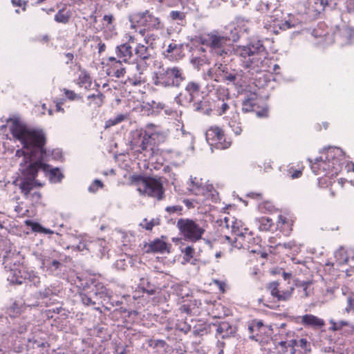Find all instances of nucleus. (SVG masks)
Returning <instances> with one entry per match:
<instances>
[{"mask_svg":"<svg viewBox=\"0 0 354 354\" xmlns=\"http://www.w3.org/2000/svg\"><path fill=\"white\" fill-rule=\"evenodd\" d=\"M10 131L15 140L20 142L23 147L17 149L15 157L19 165L21 176L15 181L26 199L32 203H37L41 198L37 187L41 186L35 180L39 170L46 171L49 166L44 162L48 160L44 149L46 138L44 132L37 129L29 127L18 118L8 120Z\"/></svg>","mask_w":354,"mask_h":354,"instance_id":"obj_1","label":"nucleus"},{"mask_svg":"<svg viewBox=\"0 0 354 354\" xmlns=\"http://www.w3.org/2000/svg\"><path fill=\"white\" fill-rule=\"evenodd\" d=\"M344 154L339 148H329L321 156L316 158L313 162L310 159V167L315 175H337L342 169Z\"/></svg>","mask_w":354,"mask_h":354,"instance_id":"obj_2","label":"nucleus"},{"mask_svg":"<svg viewBox=\"0 0 354 354\" xmlns=\"http://www.w3.org/2000/svg\"><path fill=\"white\" fill-rule=\"evenodd\" d=\"M344 154L339 148H329L321 156L316 158L313 162L310 159V167L315 175H337L342 169Z\"/></svg>","mask_w":354,"mask_h":354,"instance_id":"obj_3","label":"nucleus"},{"mask_svg":"<svg viewBox=\"0 0 354 354\" xmlns=\"http://www.w3.org/2000/svg\"><path fill=\"white\" fill-rule=\"evenodd\" d=\"M221 226L227 229L231 228L234 237L232 239L226 236L229 241L233 239L234 246L238 248L250 249L255 241V239L250 231L242 225V222L232 216H225L221 220Z\"/></svg>","mask_w":354,"mask_h":354,"instance_id":"obj_4","label":"nucleus"},{"mask_svg":"<svg viewBox=\"0 0 354 354\" xmlns=\"http://www.w3.org/2000/svg\"><path fill=\"white\" fill-rule=\"evenodd\" d=\"M185 79L183 70L178 66L160 64L151 73V82L163 88L178 87Z\"/></svg>","mask_w":354,"mask_h":354,"instance_id":"obj_5","label":"nucleus"},{"mask_svg":"<svg viewBox=\"0 0 354 354\" xmlns=\"http://www.w3.org/2000/svg\"><path fill=\"white\" fill-rule=\"evenodd\" d=\"M235 53L245 60L243 62L245 68H260L267 56L266 48L260 40H257L245 46H238Z\"/></svg>","mask_w":354,"mask_h":354,"instance_id":"obj_6","label":"nucleus"},{"mask_svg":"<svg viewBox=\"0 0 354 354\" xmlns=\"http://www.w3.org/2000/svg\"><path fill=\"white\" fill-rule=\"evenodd\" d=\"M176 226L185 241L195 243L201 239L205 229L196 221L189 218H180Z\"/></svg>","mask_w":354,"mask_h":354,"instance_id":"obj_7","label":"nucleus"},{"mask_svg":"<svg viewBox=\"0 0 354 354\" xmlns=\"http://www.w3.org/2000/svg\"><path fill=\"white\" fill-rule=\"evenodd\" d=\"M130 26L137 31V28L146 27L149 30H159L162 28L160 19L149 10L133 13L129 16Z\"/></svg>","mask_w":354,"mask_h":354,"instance_id":"obj_8","label":"nucleus"},{"mask_svg":"<svg viewBox=\"0 0 354 354\" xmlns=\"http://www.w3.org/2000/svg\"><path fill=\"white\" fill-rule=\"evenodd\" d=\"M137 190L140 194L158 201H161L165 197V189L160 179L154 178L142 179L138 183Z\"/></svg>","mask_w":354,"mask_h":354,"instance_id":"obj_9","label":"nucleus"},{"mask_svg":"<svg viewBox=\"0 0 354 354\" xmlns=\"http://www.w3.org/2000/svg\"><path fill=\"white\" fill-rule=\"evenodd\" d=\"M230 38L216 30H214L207 35V37L202 40L203 44L209 46L216 54L223 57L227 54L225 46L230 41Z\"/></svg>","mask_w":354,"mask_h":354,"instance_id":"obj_10","label":"nucleus"},{"mask_svg":"<svg viewBox=\"0 0 354 354\" xmlns=\"http://www.w3.org/2000/svg\"><path fill=\"white\" fill-rule=\"evenodd\" d=\"M205 138L209 145L216 149H224L230 145V142L225 140L223 131L218 127H211L208 129Z\"/></svg>","mask_w":354,"mask_h":354,"instance_id":"obj_11","label":"nucleus"},{"mask_svg":"<svg viewBox=\"0 0 354 354\" xmlns=\"http://www.w3.org/2000/svg\"><path fill=\"white\" fill-rule=\"evenodd\" d=\"M268 288L270 292V294L274 297H276L278 301H288L289 300L293 291L294 287L290 286L287 289H282L279 287V284L277 281H273L268 285Z\"/></svg>","mask_w":354,"mask_h":354,"instance_id":"obj_12","label":"nucleus"},{"mask_svg":"<svg viewBox=\"0 0 354 354\" xmlns=\"http://www.w3.org/2000/svg\"><path fill=\"white\" fill-rule=\"evenodd\" d=\"M190 185L189 187V190L192 192L196 195H204L207 198L209 197V196H212L214 197V193H216V191L214 189V187L212 185H206L205 187L201 185V183H199V180L197 179V178L194 177L190 178Z\"/></svg>","mask_w":354,"mask_h":354,"instance_id":"obj_13","label":"nucleus"},{"mask_svg":"<svg viewBox=\"0 0 354 354\" xmlns=\"http://www.w3.org/2000/svg\"><path fill=\"white\" fill-rule=\"evenodd\" d=\"M146 129L147 131V135H149L154 143L158 144L163 142L168 136L167 131L162 130L159 127L153 124H148L146 126Z\"/></svg>","mask_w":354,"mask_h":354,"instance_id":"obj_14","label":"nucleus"},{"mask_svg":"<svg viewBox=\"0 0 354 354\" xmlns=\"http://www.w3.org/2000/svg\"><path fill=\"white\" fill-rule=\"evenodd\" d=\"M88 252L100 258L104 257L108 252L106 241L104 239L89 241Z\"/></svg>","mask_w":354,"mask_h":354,"instance_id":"obj_15","label":"nucleus"},{"mask_svg":"<svg viewBox=\"0 0 354 354\" xmlns=\"http://www.w3.org/2000/svg\"><path fill=\"white\" fill-rule=\"evenodd\" d=\"M115 53L119 58V60L116 62L117 64H120L122 62H128L133 56L132 48L127 43L118 46L115 48Z\"/></svg>","mask_w":354,"mask_h":354,"instance_id":"obj_16","label":"nucleus"},{"mask_svg":"<svg viewBox=\"0 0 354 354\" xmlns=\"http://www.w3.org/2000/svg\"><path fill=\"white\" fill-rule=\"evenodd\" d=\"M7 272V278L10 283L22 284L26 280V272H22L19 268H10Z\"/></svg>","mask_w":354,"mask_h":354,"instance_id":"obj_17","label":"nucleus"},{"mask_svg":"<svg viewBox=\"0 0 354 354\" xmlns=\"http://www.w3.org/2000/svg\"><path fill=\"white\" fill-rule=\"evenodd\" d=\"M301 322L303 325L310 326L313 328H321L325 325L324 319L311 314L302 316Z\"/></svg>","mask_w":354,"mask_h":354,"instance_id":"obj_18","label":"nucleus"},{"mask_svg":"<svg viewBox=\"0 0 354 354\" xmlns=\"http://www.w3.org/2000/svg\"><path fill=\"white\" fill-rule=\"evenodd\" d=\"M131 70L133 78V84L138 85L145 82L143 74L146 70V66L144 63H137L136 65H133Z\"/></svg>","mask_w":354,"mask_h":354,"instance_id":"obj_19","label":"nucleus"},{"mask_svg":"<svg viewBox=\"0 0 354 354\" xmlns=\"http://www.w3.org/2000/svg\"><path fill=\"white\" fill-rule=\"evenodd\" d=\"M277 26H279L280 29L286 30L292 28H300L302 26V22L298 18L290 16L288 20L279 23Z\"/></svg>","mask_w":354,"mask_h":354,"instance_id":"obj_20","label":"nucleus"},{"mask_svg":"<svg viewBox=\"0 0 354 354\" xmlns=\"http://www.w3.org/2000/svg\"><path fill=\"white\" fill-rule=\"evenodd\" d=\"M164 253L169 252L167 244L165 241L160 239H156L149 244L147 252Z\"/></svg>","mask_w":354,"mask_h":354,"instance_id":"obj_21","label":"nucleus"},{"mask_svg":"<svg viewBox=\"0 0 354 354\" xmlns=\"http://www.w3.org/2000/svg\"><path fill=\"white\" fill-rule=\"evenodd\" d=\"M80 297L82 303L86 306H94L100 301L98 294L96 292H81Z\"/></svg>","mask_w":354,"mask_h":354,"instance_id":"obj_22","label":"nucleus"},{"mask_svg":"<svg viewBox=\"0 0 354 354\" xmlns=\"http://www.w3.org/2000/svg\"><path fill=\"white\" fill-rule=\"evenodd\" d=\"M201 86L199 84L195 82H189L185 86L186 93L189 95L188 100L185 99V101H194L196 97L199 95Z\"/></svg>","mask_w":354,"mask_h":354,"instance_id":"obj_23","label":"nucleus"},{"mask_svg":"<svg viewBox=\"0 0 354 354\" xmlns=\"http://www.w3.org/2000/svg\"><path fill=\"white\" fill-rule=\"evenodd\" d=\"M235 333V329L230 323L221 322L217 327L216 333L221 335L222 338H227Z\"/></svg>","mask_w":354,"mask_h":354,"instance_id":"obj_24","label":"nucleus"},{"mask_svg":"<svg viewBox=\"0 0 354 354\" xmlns=\"http://www.w3.org/2000/svg\"><path fill=\"white\" fill-rule=\"evenodd\" d=\"M182 48V44L171 43L168 45L164 54L165 57L169 59H177V55H178L181 52Z\"/></svg>","mask_w":354,"mask_h":354,"instance_id":"obj_25","label":"nucleus"},{"mask_svg":"<svg viewBox=\"0 0 354 354\" xmlns=\"http://www.w3.org/2000/svg\"><path fill=\"white\" fill-rule=\"evenodd\" d=\"M323 0H308L307 10L309 13L313 15L319 14L324 10Z\"/></svg>","mask_w":354,"mask_h":354,"instance_id":"obj_26","label":"nucleus"},{"mask_svg":"<svg viewBox=\"0 0 354 354\" xmlns=\"http://www.w3.org/2000/svg\"><path fill=\"white\" fill-rule=\"evenodd\" d=\"M254 222L261 231H269L273 225L272 220L266 216L257 218L255 219Z\"/></svg>","mask_w":354,"mask_h":354,"instance_id":"obj_27","label":"nucleus"},{"mask_svg":"<svg viewBox=\"0 0 354 354\" xmlns=\"http://www.w3.org/2000/svg\"><path fill=\"white\" fill-rule=\"evenodd\" d=\"M135 54L142 60L147 59L151 56L149 46L143 44H138L135 48Z\"/></svg>","mask_w":354,"mask_h":354,"instance_id":"obj_28","label":"nucleus"},{"mask_svg":"<svg viewBox=\"0 0 354 354\" xmlns=\"http://www.w3.org/2000/svg\"><path fill=\"white\" fill-rule=\"evenodd\" d=\"M341 35L344 39L343 44H348L354 40V29L348 26H344L341 30Z\"/></svg>","mask_w":354,"mask_h":354,"instance_id":"obj_29","label":"nucleus"},{"mask_svg":"<svg viewBox=\"0 0 354 354\" xmlns=\"http://www.w3.org/2000/svg\"><path fill=\"white\" fill-rule=\"evenodd\" d=\"M137 31L142 35L145 36L144 41L147 46H151L153 45V42L158 39L157 35L153 33H146V29L145 28H140Z\"/></svg>","mask_w":354,"mask_h":354,"instance_id":"obj_30","label":"nucleus"},{"mask_svg":"<svg viewBox=\"0 0 354 354\" xmlns=\"http://www.w3.org/2000/svg\"><path fill=\"white\" fill-rule=\"evenodd\" d=\"M256 99L254 97L247 98L243 101L242 111L245 113L254 111L256 106Z\"/></svg>","mask_w":354,"mask_h":354,"instance_id":"obj_31","label":"nucleus"},{"mask_svg":"<svg viewBox=\"0 0 354 354\" xmlns=\"http://www.w3.org/2000/svg\"><path fill=\"white\" fill-rule=\"evenodd\" d=\"M78 84L81 87L89 88L91 84V79L89 75L86 72L81 73L78 78Z\"/></svg>","mask_w":354,"mask_h":354,"instance_id":"obj_32","label":"nucleus"},{"mask_svg":"<svg viewBox=\"0 0 354 354\" xmlns=\"http://www.w3.org/2000/svg\"><path fill=\"white\" fill-rule=\"evenodd\" d=\"M70 17L71 15L68 12H64L62 9L59 10L55 15L54 19L57 23L66 24L68 22Z\"/></svg>","mask_w":354,"mask_h":354,"instance_id":"obj_33","label":"nucleus"},{"mask_svg":"<svg viewBox=\"0 0 354 354\" xmlns=\"http://www.w3.org/2000/svg\"><path fill=\"white\" fill-rule=\"evenodd\" d=\"M214 68L215 70V81L219 82L222 80L223 77L226 71L227 70V68L225 65H223L222 64H215L214 66Z\"/></svg>","mask_w":354,"mask_h":354,"instance_id":"obj_34","label":"nucleus"},{"mask_svg":"<svg viewBox=\"0 0 354 354\" xmlns=\"http://www.w3.org/2000/svg\"><path fill=\"white\" fill-rule=\"evenodd\" d=\"M273 6L268 1H260L257 5H256V9L257 10L267 14L270 12L271 9H272Z\"/></svg>","mask_w":354,"mask_h":354,"instance_id":"obj_35","label":"nucleus"},{"mask_svg":"<svg viewBox=\"0 0 354 354\" xmlns=\"http://www.w3.org/2000/svg\"><path fill=\"white\" fill-rule=\"evenodd\" d=\"M337 261L339 265L346 264L348 262V259L346 256L345 252L343 249H340L335 252V254Z\"/></svg>","mask_w":354,"mask_h":354,"instance_id":"obj_36","label":"nucleus"},{"mask_svg":"<svg viewBox=\"0 0 354 354\" xmlns=\"http://www.w3.org/2000/svg\"><path fill=\"white\" fill-rule=\"evenodd\" d=\"M229 109L228 104L224 100H218L216 104V111L218 115L225 113Z\"/></svg>","mask_w":354,"mask_h":354,"instance_id":"obj_37","label":"nucleus"},{"mask_svg":"<svg viewBox=\"0 0 354 354\" xmlns=\"http://www.w3.org/2000/svg\"><path fill=\"white\" fill-rule=\"evenodd\" d=\"M189 95L186 93V89L185 91L180 93L178 95H177L175 98L176 102L181 105H187L188 104L192 103L193 101H185V99L189 98Z\"/></svg>","mask_w":354,"mask_h":354,"instance_id":"obj_38","label":"nucleus"},{"mask_svg":"<svg viewBox=\"0 0 354 354\" xmlns=\"http://www.w3.org/2000/svg\"><path fill=\"white\" fill-rule=\"evenodd\" d=\"M26 279H28L35 286H38L40 283V278L34 271L26 272Z\"/></svg>","mask_w":354,"mask_h":354,"instance_id":"obj_39","label":"nucleus"},{"mask_svg":"<svg viewBox=\"0 0 354 354\" xmlns=\"http://www.w3.org/2000/svg\"><path fill=\"white\" fill-rule=\"evenodd\" d=\"M297 346L303 349L304 354H309L311 351L310 344L306 339H300L297 343Z\"/></svg>","mask_w":354,"mask_h":354,"instance_id":"obj_40","label":"nucleus"},{"mask_svg":"<svg viewBox=\"0 0 354 354\" xmlns=\"http://www.w3.org/2000/svg\"><path fill=\"white\" fill-rule=\"evenodd\" d=\"M182 252L184 254V260L189 262L194 257V249L192 246H187L182 250Z\"/></svg>","mask_w":354,"mask_h":354,"instance_id":"obj_41","label":"nucleus"},{"mask_svg":"<svg viewBox=\"0 0 354 354\" xmlns=\"http://www.w3.org/2000/svg\"><path fill=\"white\" fill-rule=\"evenodd\" d=\"M169 17L174 21H182L185 19V15L183 12L172 10L169 13Z\"/></svg>","mask_w":354,"mask_h":354,"instance_id":"obj_42","label":"nucleus"},{"mask_svg":"<svg viewBox=\"0 0 354 354\" xmlns=\"http://www.w3.org/2000/svg\"><path fill=\"white\" fill-rule=\"evenodd\" d=\"M87 98L88 100L93 99L95 101V104L97 106H100L103 103L104 95L101 93H97V94H92L88 95Z\"/></svg>","mask_w":354,"mask_h":354,"instance_id":"obj_43","label":"nucleus"},{"mask_svg":"<svg viewBox=\"0 0 354 354\" xmlns=\"http://www.w3.org/2000/svg\"><path fill=\"white\" fill-rule=\"evenodd\" d=\"M88 243L89 241H80L77 245H73L71 248L75 251L83 252L84 250L88 251Z\"/></svg>","mask_w":354,"mask_h":354,"instance_id":"obj_44","label":"nucleus"},{"mask_svg":"<svg viewBox=\"0 0 354 354\" xmlns=\"http://www.w3.org/2000/svg\"><path fill=\"white\" fill-rule=\"evenodd\" d=\"M330 323L332 324L330 329L334 331L341 329L343 326H349L348 322L346 321H339L338 322H335L333 320H330Z\"/></svg>","mask_w":354,"mask_h":354,"instance_id":"obj_45","label":"nucleus"},{"mask_svg":"<svg viewBox=\"0 0 354 354\" xmlns=\"http://www.w3.org/2000/svg\"><path fill=\"white\" fill-rule=\"evenodd\" d=\"M103 187V183L101 180L95 179L92 184L88 187V190L89 192L95 193L99 188Z\"/></svg>","mask_w":354,"mask_h":354,"instance_id":"obj_46","label":"nucleus"},{"mask_svg":"<svg viewBox=\"0 0 354 354\" xmlns=\"http://www.w3.org/2000/svg\"><path fill=\"white\" fill-rule=\"evenodd\" d=\"M151 141V138L147 135V131L145 129V133L143 135V137L142 138V142L140 145V147L142 151L146 150L147 148L148 145Z\"/></svg>","mask_w":354,"mask_h":354,"instance_id":"obj_47","label":"nucleus"},{"mask_svg":"<svg viewBox=\"0 0 354 354\" xmlns=\"http://www.w3.org/2000/svg\"><path fill=\"white\" fill-rule=\"evenodd\" d=\"M206 59L201 57H193L191 59V63L193 66L196 69H200L201 66L206 64Z\"/></svg>","mask_w":354,"mask_h":354,"instance_id":"obj_48","label":"nucleus"},{"mask_svg":"<svg viewBox=\"0 0 354 354\" xmlns=\"http://www.w3.org/2000/svg\"><path fill=\"white\" fill-rule=\"evenodd\" d=\"M229 125L233 132L236 135H240L242 132V127L241 126V123L236 122V121H232L229 123Z\"/></svg>","mask_w":354,"mask_h":354,"instance_id":"obj_49","label":"nucleus"},{"mask_svg":"<svg viewBox=\"0 0 354 354\" xmlns=\"http://www.w3.org/2000/svg\"><path fill=\"white\" fill-rule=\"evenodd\" d=\"M279 246L285 249H289V250L296 248L295 249L296 251L299 249V247L297 246V245L296 244V243L294 241H290L288 242L279 243Z\"/></svg>","mask_w":354,"mask_h":354,"instance_id":"obj_50","label":"nucleus"},{"mask_svg":"<svg viewBox=\"0 0 354 354\" xmlns=\"http://www.w3.org/2000/svg\"><path fill=\"white\" fill-rule=\"evenodd\" d=\"M182 209L183 207L180 205L168 206L165 208L166 212H167L169 214H180Z\"/></svg>","mask_w":354,"mask_h":354,"instance_id":"obj_51","label":"nucleus"},{"mask_svg":"<svg viewBox=\"0 0 354 354\" xmlns=\"http://www.w3.org/2000/svg\"><path fill=\"white\" fill-rule=\"evenodd\" d=\"M50 176L52 178H57V180L55 179V181H60L63 178V175L57 168L50 169Z\"/></svg>","mask_w":354,"mask_h":354,"instance_id":"obj_52","label":"nucleus"},{"mask_svg":"<svg viewBox=\"0 0 354 354\" xmlns=\"http://www.w3.org/2000/svg\"><path fill=\"white\" fill-rule=\"evenodd\" d=\"M345 312L346 313L354 312V299L351 297L347 298V306L345 308Z\"/></svg>","mask_w":354,"mask_h":354,"instance_id":"obj_53","label":"nucleus"},{"mask_svg":"<svg viewBox=\"0 0 354 354\" xmlns=\"http://www.w3.org/2000/svg\"><path fill=\"white\" fill-rule=\"evenodd\" d=\"M113 19V17L112 15H105L103 17V21L106 23V28H108L109 30L112 29Z\"/></svg>","mask_w":354,"mask_h":354,"instance_id":"obj_54","label":"nucleus"},{"mask_svg":"<svg viewBox=\"0 0 354 354\" xmlns=\"http://www.w3.org/2000/svg\"><path fill=\"white\" fill-rule=\"evenodd\" d=\"M228 1L229 0H227V1ZM230 1L232 4L234 6L244 8L245 6L249 4V1H250V0H230Z\"/></svg>","mask_w":354,"mask_h":354,"instance_id":"obj_55","label":"nucleus"},{"mask_svg":"<svg viewBox=\"0 0 354 354\" xmlns=\"http://www.w3.org/2000/svg\"><path fill=\"white\" fill-rule=\"evenodd\" d=\"M62 91L66 97L71 100H74L77 97V94L73 91H71L66 88H64Z\"/></svg>","mask_w":354,"mask_h":354,"instance_id":"obj_56","label":"nucleus"},{"mask_svg":"<svg viewBox=\"0 0 354 354\" xmlns=\"http://www.w3.org/2000/svg\"><path fill=\"white\" fill-rule=\"evenodd\" d=\"M236 78V76L234 73H228L227 71H226L223 77L222 78L223 80H227L230 82H234Z\"/></svg>","mask_w":354,"mask_h":354,"instance_id":"obj_57","label":"nucleus"},{"mask_svg":"<svg viewBox=\"0 0 354 354\" xmlns=\"http://www.w3.org/2000/svg\"><path fill=\"white\" fill-rule=\"evenodd\" d=\"M158 224V221L156 219H152L149 222H147L145 228L147 230H151L155 225Z\"/></svg>","mask_w":354,"mask_h":354,"instance_id":"obj_58","label":"nucleus"},{"mask_svg":"<svg viewBox=\"0 0 354 354\" xmlns=\"http://www.w3.org/2000/svg\"><path fill=\"white\" fill-rule=\"evenodd\" d=\"M205 104H206V102L200 101L198 103H194L193 104V106L196 111H201L204 109V106L205 105Z\"/></svg>","mask_w":354,"mask_h":354,"instance_id":"obj_59","label":"nucleus"},{"mask_svg":"<svg viewBox=\"0 0 354 354\" xmlns=\"http://www.w3.org/2000/svg\"><path fill=\"white\" fill-rule=\"evenodd\" d=\"M125 72L126 71L124 68H120L119 69L115 70V71L114 72L115 76L118 78L124 77Z\"/></svg>","mask_w":354,"mask_h":354,"instance_id":"obj_60","label":"nucleus"},{"mask_svg":"<svg viewBox=\"0 0 354 354\" xmlns=\"http://www.w3.org/2000/svg\"><path fill=\"white\" fill-rule=\"evenodd\" d=\"M205 76L208 77L210 79H214L215 80L216 74L214 67L209 68L207 71V73L205 74Z\"/></svg>","mask_w":354,"mask_h":354,"instance_id":"obj_61","label":"nucleus"},{"mask_svg":"<svg viewBox=\"0 0 354 354\" xmlns=\"http://www.w3.org/2000/svg\"><path fill=\"white\" fill-rule=\"evenodd\" d=\"M184 136L190 142L191 145H193L194 138V136L189 133H183ZM192 149H193V146H192Z\"/></svg>","mask_w":354,"mask_h":354,"instance_id":"obj_62","label":"nucleus"},{"mask_svg":"<svg viewBox=\"0 0 354 354\" xmlns=\"http://www.w3.org/2000/svg\"><path fill=\"white\" fill-rule=\"evenodd\" d=\"M214 282L215 284H216L218 286L221 291H222V292L225 291V288H224L225 283L220 281L218 280H214Z\"/></svg>","mask_w":354,"mask_h":354,"instance_id":"obj_63","label":"nucleus"},{"mask_svg":"<svg viewBox=\"0 0 354 354\" xmlns=\"http://www.w3.org/2000/svg\"><path fill=\"white\" fill-rule=\"evenodd\" d=\"M349 11H354V0H346Z\"/></svg>","mask_w":354,"mask_h":354,"instance_id":"obj_64","label":"nucleus"}]
</instances>
